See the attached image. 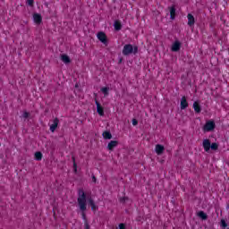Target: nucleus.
<instances>
[{
	"label": "nucleus",
	"instance_id": "1",
	"mask_svg": "<svg viewBox=\"0 0 229 229\" xmlns=\"http://www.w3.org/2000/svg\"><path fill=\"white\" fill-rule=\"evenodd\" d=\"M87 201L91 207V210L96 212V210H98V206H96V203H94L92 198H88L83 190H79L77 202L81 212H85V210H87Z\"/></svg>",
	"mask_w": 229,
	"mask_h": 229
},
{
	"label": "nucleus",
	"instance_id": "2",
	"mask_svg": "<svg viewBox=\"0 0 229 229\" xmlns=\"http://www.w3.org/2000/svg\"><path fill=\"white\" fill-rule=\"evenodd\" d=\"M139 48L137 47H132L131 44H127L123 47V55L128 56V55H137Z\"/></svg>",
	"mask_w": 229,
	"mask_h": 229
},
{
	"label": "nucleus",
	"instance_id": "3",
	"mask_svg": "<svg viewBox=\"0 0 229 229\" xmlns=\"http://www.w3.org/2000/svg\"><path fill=\"white\" fill-rule=\"evenodd\" d=\"M202 130L205 132L214 131V130H216V122H214V120L207 121Z\"/></svg>",
	"mask_w": 229,
	"mask_h": 229
},
{
	"label": "nucleus",
	"instance_id": "4",
	"mask_svg": "<svg viewBox=\"0 0 229 229\" xmlns=\"http://www.w3.org/2000/svg\"><path fill=\"white\" fill-rule=\"evenodd\" d=\"M97 38L100 42H102V44L108 46V39L106 38V34H105V32H98L97 34Z\"/></svg>",
	"mask_w": 229,
	"mask_h": 229
},
{
	"label": "nucleus",
	"instance_id": "5",
	"mask_svg": "<svg viewBox=\"0 0 229 229\" xmlns=\"http://www.w3.org/2000/svg\"><path fill=\"white\" fill-rule=\"evenodd\" d=\"M181 47H182V42H180L179 40H175V41L172 44L171 50H172L174 53H176V52H178L179 49H181Z\"/></svg>",
	"mask_w": 229,
	"mask_h": 229
},
{
	"label": "nucleus",
	"instance_id": "6",
	"mask_svg": "<svg viewBox=\"0 0 229 229\" xmlns=\"http://www.w3.org/2000/svg\"><path fill=\"white\" fill-rule=\"evenodd\" d=\"M33 21L35 22V24L39 25L42 24V15H40V13H34L33 14Z\"/></svg>",
	"mask_w": 229,
	"mask_h": 229
},
{
	"label": "nucleus",
	"instance_id": "7",
	"mask_svg": "<svg viewBox=\"0 0 229 229\" xmlns=\"http://www.w3.org/2000/svg\"><path fill=\"white\" fill-rule=\"evenodd\" d=\"M189 106V102H187V98L182 97L181 98V110H185Z\"/></svg>",
	"mask_w": 229,
	"mask_h": 229
},
{
	"label": "nucleus",
	"instance_id": "8",
	"mask_svg": "<svg viewBox=\"0 0 229 229\" xmlns=\"http://www.w3.org/2000/svg\"><path fill=\"white\" fill-rule=\"evenodd\" d=\"M58 119L55 118L53 120L52 123L50 124V131L55 132V130H56V128H58Z\"/></svg>",
	"mask_w": 229,
	"mask_h": 229
},
{
	"label": "nucleus",
	"instance_id": "9",
	"mask_svg": "<svg viewBox=\"0 0 229 229\" xmlns=\"http://www.w3.org/2000/svg\"><path fill=\"white\" fill-rule=\"evenodd\" d=\"M202 146L204 148V150L208 153L210 151V140H204Z\"/></svg>",
	"mask_w": 229,
	"mask_h": 229
},
{
	"label": "nucleus",
	"instance_id": "10",
	"mask_svg": "<svg viewBox=\"0 0 229 229\" xmlns=\"http://www.w3.org/2000/svg\"><path fill=\"white\" fill-rule=\"evenodd\" d=\"M97 105V112L100 116L105 115V110L103 109V106H101V104L99 102L96 101Z\"/></svg>",
	"mask_w": 229,
	"mask_h": 229
},
{
	"label": "nucleus",
	"instance_id": "11",
	"mask_svg": "<svg viewBox=\"0 0 229 229\" xmlns=\"http://www.w3.org/2000/svg\"><path fill=\"white\" fill-rule=\"evenodd\" d=\"M165 149V148H164V146H162L160 144L156 145L155 150H156L157 155H162V153H164Z\"/></svg>",
	"mask_w": 229,
	"mask_h": 229
},
{
	"label": "nucleus",
	"instance_id": "12",
	"mask_svg": "<svg viewBox=\"0 0 229 229\" xmlns=\"http://www.w3.org/2000/svg\"><path fill=\"white\" fill-rule=\"evenodd\" d=\"M117 144L118 142L116 140H111L108 145H107V148L112 151V149H114V148H117Z\"/></svg>",
	"mask_w": 229,
	"mask_h": 229
},
{
	"label": "nucleus",
	"instance_id": "13",
	"mask_svg": "<svg viewBox=\"0 0 229 229\" xmlns=\"http://www.w3.org/2000/svg\"><path fill=\"white\" fill-rule=\"evenodd\" d=\"M61 60L64 64H71V58L67 55H61Z\"/></svg>",
	"mask_w": 229,
	"mask_h": 229
},
{
	"label": "nucleus",
	"instance_id": "14",
	"mask_svg": "<svg viewBox=\"0 0 229 229\" xmlns=\"http://www.w3.org/2000/svg\"><path fill=\"white\" fill-rule=\"evenodd\" d=\"M188 24L190 26H194V22H195V20H194V16L192 14H188Z\"/></svg>",
	"mask_w": 229,
	"mask_h": 229
},
{
	"label": "nucleus",
	"instance_id": "15",
	"mask_svg": "<svg viewBox=\"0 0 229 229\" xmlns=\"http://www.w3.org/2000/svg\"><path fill=\"white\" fill-rule=\"evenodd\" d=\"M193 109L197 114H199L201 112V106H199V103L194 102L193 103Z\"/></svg>",
	"mask_w": 229,
	"mask_h": 229
},
{
	"label": "nucleus",
	"instance_id": "16",
	"mask_svg": "<svg viewBox=\"0 0 229 229\" xmlns=\"http://www.w3.org/2000/svg\"><path fill=\"white\" fill-rule=\"evenodd\" d=\"M114 27L116 31H120V30H122L123 28V25L121 24V21H115L114 23Z\"/></svg>",
	"mask_w": 229,
	"mask_h": 229
},
{
	"label": "nucleus",
	"instance_id": "17",
	"mask_svg": "<svg viewBox=\"0 0 229 229\" xmlns=\"http://www.w3.org/2000/svg\"><path fill=\"white\" fill-rule=\"evenodd\" d=\"M102 135H103L104 139H106L107 140H110V139H112V133H110V131H104Z\"/></svg>",
	"mask_w": 229,
	"mask_h": 229
},
{
	"label": "nucleus",
	"instance_id": "18",
	"mask_svg": "<svg viewBox=\"0 0 229 229\" xmlns=\"http://www.w3.org/2000/svg\"><path fill=\"white\" fill-rule=\"evenodd\" d=\"M197 216H199V217H200V219H203L204 221L206 220V219H208V216L205 214V212H203V211H199L198 213H197Z\"/></svg>",
	"mask_w": 229,
	"mask_h": 229
},
{
	"label": "nucleus",
	"instance_id": "19",
	"mask_svg": "<svg viewBox=\"0 0 229 229\" xmlns=\"http://www.w3.org/2000/svg\"><path fill=\"white\" fill-rule=\"evenodd\" d=\"M176 16V9L174 7H170V17L171 19H174Z\"/></svg>",
	"mask_w": 229,
	"mask_h": 229
},
{
	"label": "nucleus",
	"instance_id": "20",
	"mask_svg": "<svg viewBox=\"0 0 229 229\" xmlns=\"http://www.w3.org/2000/svg\"><path fill=\"white\" fill-rule=\"evenodd\" d=\"M35 160L40 161L42 160V153L41 152H36L34 154Z\"/></svg>",
	"mask_w": 229,
	"mask_h": 229
},
{
	"label": "nucleus",
	"instance_id": "21",
	"mask_svg": "<svg viewBox=\"0 0 229 229\" xmlns=\"http://www.w3.org/2000/svg\"><path fill=\"white\" fill-rule=\"evenodd\" d=\"M108 90H110L108 87H104L101 89V92L104 93V96H108Z\"/></svg>",
	"mask_w": 229,
	"mask_h": 229
},
{
	"label": "nucleus",
	"instance_id": "22",
	"mask_svg": "<svg viewBox=\"0 0 229 229\" xmlns=\"http://www.w3.org/2000/svg\"><path fill=\"white\" fill-rule=\"evenodd\" d=\"M211 149H213L214 151H216V149H217V148H219V145H217V143H212L210 145Z\"/></svg>",
	"mask_w": 229,
	"mask_h": 229
},
{
	"label": "nucleus",
	"instance_id": "23",
	"mask_svg": "<svg viewBox=\"0 0 229 229\" xmlns=\"http://www.w3.org/2000/svg\"><path fill=\"white\" fill-rule=\"evenodd\" d=\"M227 226H228V225L226 224V221L221 220V227L222 228H226Z\"/></svg>",
	"mask_w": 229,
	"mask_h": 229
},
{
	"label": "nucleus",
	"instance_id": "24",
	"mask_svg": "<svg viewBox=\"0 0 229 229\" xmlns=\"http://www.w3.org/2000/svg\"><path fill=\"white\" fill-rule=\"evenodd\" d=\"M22 117H23V119H28V118L30 117V113H28V112H23Z\"/></svg>",
	"mask_w": 229,
	"mask_h": 229
},
{
	"label": "nucleus",
	"instance_id": "25",
	"mask_svg": "<svg viewBox=\"0 0 229 229\" xmlns=\"http://www.w3.org/2000/svg\"><path fill=\"white\" fill-rule=\"evenodd\" d=\"M73 171L74 173H78V165H76V163H73Z\"/></svg>",
	"mask_w": 229,
	"mask_h": 229
},
{
	"label": "nucleus",
	"instance_id": "26",
	"mask_svg": "<svg viewBox=\"0 0 229 229\" xmlns=\"http://www.w3.org/2000/svg\"><path fill=\"white\" fill-rule=\"evenodd\" d=\"M33 0H27V4H29V6H33Z\"/></svg>",
	"mask_w": 229,
	"mask_h": 229
},
{
	"label": "nucleus",
	"instance_id": "27",
	"mask_svg": "<svg viewBox=\"0 0 229 229\" xmlns=\"http://www.w3.org/2000/svg\"><path fill=\"white\" fill-rule=\"evenodd\" d=\"M137 124H139V122L137 121V119H132V125L137 126Z\"/></svg>",
	"mask_w": 229,
	"mask_h": 229
},
{
	"label": "nucleus",
	"instance_id": "28",
	"mask_svg": "<svg viewBox=\"0 0 229 229\" xmlns=\"http://www.w3.org/2000/svg\"><path fill=\"white\" fill-rule=\"evenodd\" d=\"M118 228H119V229H126V225H124V224H120V225H118Z\"/></svg>",
	"mask_w": 229,
	"mask_h": 229
},
{
	"label": "nucleus",
	"instance_id": "29",
	"mask_svg": "<svg viewBox=\"0 0 229 229\" xmlns=\"http://www.w3.org/2000/svg\"><path fill=\"white\" fill-rule=\"evenodd\" d=\"M84 229H90V225H89V223L85 222Z\"/></svg>",
	"mask_w": 229,
	"mask_h": 229
},
{
	"label": "nucleus",
	"instance_id": "30",
	"mask_svg": "<svg viewBox=\"0 0 229 229\" xmlns=\"http://www.w3.org/2000/svg\"><path fill=\"white\" fill-rule=\"evenodd\" d=\"M82 217L83 219H85V213H82Z\"/></svg>",
	"mask_w": 229,
	"mask_h": 229
},
{
	"label": "nucleus",
	"instance_id": "31",
	"mask_svg": "<svg viewBox=\"0 0 229 229\" xmlns=\"http://www.w3.org/2000/svg\"><path fill=\"white\" fill-rule=\"evenodd\" d=\"M93 180H96V177H95V176H93Z\"/></svg>",
	"mask_w": 229,
	"mask_h": 229
}]
</instances>
